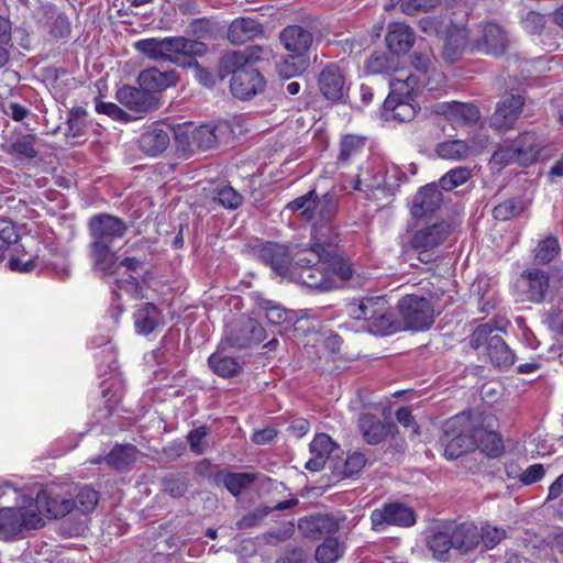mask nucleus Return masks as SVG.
<instances>
[{
    "label": "nucleus",
    "mask_w": 563,
    "mask_h": 563,
    "mask_svg": "<svg viewBox=\"0 0 563 563\" xmlns=\"http://www.w3.org/2000/svg\"><path fill=\"white\" fill-rule=\"evenodd\" d=\"M450 234L451 224L440 221L418 229L410 239V245L416 250L428 252L440 246Z\"/></svg>",
    "instance_id": "obj_17"
},
{
    "label": "nucleus",
    "mask_w": 563,
    "mask_h": 563,
    "mask_svg": "<svg viewBox=\"0 0 563 563\" xmlns=\"http://www.w3.org/2000/svg\"><path fill=\"white\" fill-rule=\"evenodd\" d=\"M344 553V545L336 538L328 537L316 550V560L319 563H334Z\"/></svg>",
    "instance_id": "obj_48"
},
{
    "label": "nucleus",
    "mask_w": 563,
    "mask_h": 563,
    "mask_svg": "<svg viewBox=\"0 0 563 563\" xmlns=\"http://www.w3.org/2000/svg\"><path fill=\"white\" fill-rule=\"evenodd\" d=\"M299 531L307 538L321 539L339 530V521L331 515H311L298 521Z\"/></svg>",
    "instance_id": "obj_22"
},
{
    "label": "nucleus",
    "mask_w": 563,
    "mask_h": 563,
    "mask_svg": "<svg viewBox=\"0 0 563 563\" xmlns=\"http://www.w3.org/2000/svg\"><path fill=\"white\" fill-rule=\"evenodd\" d=\"M364 139L355 135H346L341 141V150L338 161L342 165L349 164L356 158L364 150Z\"/></svg>",
    "instance_id": "obj_52"
},
{
    "label": "nucleus",
    "mask_w": 563,
    "mask_h": 563,
    "mask_svg": "<svg viewBox=\"0 0 563 563\" xmlns=\"http://www.w3.org/2000/svg\"><path fill=\"white\" fill-rule=\"evenodd\" d=\"M336 238L325 236L320 232L314 234V239L322 244V246H319V252L322 254L323 265H327L329 274L332 277L338 276L341 280H347L352 276V266L340 255Z\"/></svg>",
    "instance_id": "obj_11"
},
{
    "label": "nucleus",
    "mask_w": 563,
    "mask_h": 563,
    "mask_svg": "<svg viewBox=\"0 0 563 563\" xmlns=\"http://www.w3.org/2000/svg\"><path fill=\"white\" fill-rule=\"evenodd\" d=\"M232 74L230 81L231 92L239 99H250L263 91L265 79L263 75L252 66L223 67Z\"/></svg>",
    "instance_id": "obj_9"
},
{
    "label": "nucleus",
    "mask_w": 563,
    "mask_h": 563,
    "mask_svg": "<svg viewBox=\"0 0 563 563\" xmlns=\"http://www.w3.org/2000/svg\"><path fill=\"white\" fill-rule=\"evenodd\" d=\"M523 210V203L519 199H507L493 209V216L498 221H507L519 216Z\"/></svg>",
    "instance_id": "obj_55"
},
{
    "label": "nucleus",
    "mask_w": 563,
    "mask_h": 563,
    "mask_svg": "<svg viewBox=\"0 0 563 563\" xmlns=\"http://www.w3.org/2000/svg\"><path fill=\"white\" fill-rule=\"evenodd\" d=\"M35 508L52 518H60L73 510L71 497L57 493L54 488L42 489L36 495Z\"/></svg>",
    "instance_id": "obj_20"
},
{
    "label": "nucleus",
    "mask_w": 563,
    "mask_h": 563,
    "mask_svg": "<svg viewBox=\"0 0 563 563\" xmlns=\"http://www.w3.org/2000/svg\"><path fill=\"white\" fill-rule=\"evenodd\" d=\"M487 354L490 362L498 367H509L515 362V354L498 334L490 336Z\"/></svg>",
    "instance_id": "obj_39"
},
{
    "label": "nucleus",
    "mask_w": 563,
    "mask_h": 563,
    "mask_svg": "<svg viewBox=\"0 0 563 563\" xmlns=\"http://www.w3.org/2000/svg\"><path fill=\"white\" fill-rule=\"evenodd\" d=\"M371 521L374 529L385 525L409 527L415 523V514L411 508L401 504H389L382 509H374L371 514Z\"/></svg>",
    "instance_id": "obj_14"
},
{
    "label": "nucleus",
    "mask_w": 563,
    "mask_h": 563,
    "mask_svg": "<svg viewBox=\"0 0 563 563\" xmlns=\"http://www.w3.org/2000/svg\"><path fill=\"white\" fill-rule=\"evenodd\" d=\"M472 176V170L465 166H457L446 172L438 183L439 189L451 191L464 185Z\"/></svg>",
    "instance_id": "obj_49"
},
{
    "label": "nucleus",
    "mask_w": 563,
    "mask_h": 563,
    "mask_svg": "<svg viewBox=\"0 0 563 563\" xmlns=\"http://www.w3.org/2000/svg\"><path fill=\"white\" fill-rule=\"evenodd\" d=\"M418 108L413 99L394 100L388 106L387 100L384 101L382 115L385 120H396L398 122L411 121L417 114Z\"/></svg>",
    "instance_id": "obj_35"
},
{
    "label": "nucleus",
    "mask_w": 563,
    "mask_h": 563,
    "mask_svg": "<svg viewBox=\"0 0 563 563\" xmlns=\"http://www.w3.org/2000/svg\"><path fill=\"white\" fill-rule=\"evenodd\" d=\"M523 103V98L519 95L504 96L490 118V125L496 130L511 129L522 111Z\"/></svg>",
    "instance_id": "obj_18"
},
{
    "label": "nucleus",
    "mask_w": 563,
    "mask_h": 563,
    "mask_svg": "<svg viewBox=\"0 0 563 563\" xmlns=\"http://www.w3.org/2000/svg\"><path fill=\"white\" fill-rule=\"evenodd\" d=\"M527 279L530 300L542 301L549 288V275L540 269H533L527 273Z\"/></svg>",
    "instance_id": "obj_43"
},
{
    "label": "nucleus",
    "mask_w": 563,
    "mask_h": 563,
    "mask_svg": "<svg viewBox=\"0 0 563 563\" xmlns=\"http://www.w3.org/2000/svg\"><path fill=\"white\" fill-rule=\"evenodd\" d=\"M472 428V412L468 411L460 412L444 422L441 443L448 460H455L474 450Z\"/></svg>",
    "instance_id": "obj_5"
},
{
    "label": "nucleus",
    "mask_w": 563,
    "mask_h": 563,
    "mask_svg": "<svg viewBox=\"0 0 563 563\" xmlns=\"http://www.w3.org/2000/svg\"><path fill=\"white\" fill-rule=\"evenodd\" d=\"M86 115L87 112L82 107H75L68 113L67 119V132L68 137H79L84 134L86 128Z\"/></svg>",
    "instance_id": "obj_56"
},
{
    "label": "nucleus",
    "mask_w": 563,
    "mask_h": 563,
    "mask_svg": "<svg viewBox=\"0 0 563 563\" xmlns=\"http://www.w3.org/2000/svg\"><path fill=\"white\" fill-rule=\"evenodd\" d=\"M347 313L355 320H364L375 334L390 333L395 327L394 313L386 296H367L347 306Z\"/></svg>",
    "instance_id": "obj_4"
},
{
    "label": "nucleus",
    "mask_w": 563,
    "mask_h": 563,
    "mask_svg": "<svg viewBox=\"0 0 563 563\" xmlns=\"http://www.w3.org/2000/svg\"><path fill=\"white\" fill-rule=\"evenodd\" d=\"M357 426L363 440L371 445H377L384 442L394 427L390 423L380 421L372 413L360 415Z\"/></svg>",
    "instance_id": "obj_29"
},
{
    "label": "nucleus",
    "mask_w": 563,
    "mask_h": 563,
    "mask_svg": "<svg viewBox=\"0 0 563 563\" xmlns=\"http://www.w3.org/2000/svg\"><path fill=\"white\" fill-rule=\"evenodd\" d=\"M36 136L24 134L10 144V153L19 159H33L37 155L35 150Z\"/></svg>",
    "instance_id": "obj_53"
},
{
    "label": "nucleus",
    "mask_w": 563,
    "mask_h": 563,
    "mask_svg": "<svg viewBox=\"0 0 563 563\" xmlns=\"http://www.w3.org/2000/svg\"><path fill=\"white\" fill-rule=\"evenodd\" d=\"M117 100L135 113H148L161 107V98L142 87L123 86L117 91Z\"/></svg>",
    "instance_id": "obj_13"
},
{
    "label": "nucleus",
    "mask_w": 563,
    "mask_h": 563,
    "mask_svg": "<svg viewBox=\"0 0 563 563\" xmlns=\"http://www.w3.org/2000/svg\"><path fill=\"white\" fill-rule=\"evenodd\" d=\"M263 33L260 22L251 18L234 19L228 30V38L232 44H244Z\"/></svg>",
    "instance_id": "obj_32"
},
{
    "label": "nucleus",
    "mask_w": 563,
    "mask_h": 563,
    "mask_svg": "<svg viewBox=\"0 0 563 563\" xmlns=\"http://www.w3.org/2000/svg\"><path fill=\"white\" fill-rule=\"evenodd\" d=\"M512 142L517 148L519 165L521 166L534 164L544 145V140L534 131L521 133Z\"/></svg>",
    "instance_id": "obj_28"
},
{
    "label": "nucleus",
    "mask_w": 563,
    "mask_h": 563,
    "mask_svg": "<svg viewBox=\"0 0 563 563\" xmlns=\"http://www.w3.org/2000/svg\"><path fill=\"white\" fill-rule=\"evenodd\" d=\"M98 501L99 493L88 485L81 486L75 498H71L73 509L84 515L93 511Z\"/></svg>",
    "instance_id": "obj_46"
},
{
    "label": "nucleus",
    "mask_w": 563,
    "mask_h": 563,
    "mask_svg": "<svg viewBox=\"0 0 563 563\" xmlns=\"http://www.w3.org/2000/svg\"><path fill=\"white\" fill-rule=\"evenodd\" d=\"M418 86V79L412 75L395 77L389 79V95L385 100L393 104L394 100L413 99V91Z\"/></svg>",
    "instance_id": "obj_38"
},
{
    "label": "nucleus",
    "mask_w": 563,
    "mask_h": 563,
    "mask_svg": "<svg viewBox=\"0 0 563 563\" xmlns=\"http://www.w3.org/2000/svg\"><path fill=\"white\" fill-rule=\"evenodd\" d=\"M191 143L202 151L212 148L217 144L214 128L210 125L196 128L191 134Z\"/></svg>",
    "instance_id": "obj_54"
},
{
    "label": "nucleus",
    "mask_w": 563,
    "mask_h": 563,
    "mask_svg": "<svg viewBox=\"0 0 563 563\" xmlns=\"http://www.w3.org/2000/svg\"><path fill=\"white\" fill-rule=\"evenodd\" d=\"M385 185L382 170L378 169L373 176L369 175V167L362 169L355 180L354 189L362 190L363 186L367 189H379Z\"/></svg>",
    "instance_id": "obj_61"
},
{
    "label": "nucleus",
    "mask_w": 563,
    "mask_h": 563,
    "mask_svg": "<svg viewBox=\"0 0 563 563\" xmlns=\"http://www.w3.org/2000/svg\"><path fill=\"white\" fill-rule=\"evenodd\" d=\"M317 192L316 190H310L307 194L294 199L287 205V209L292 212H299L300 219L302 221H312L313 214L312 209L314 206V202L317 200Z\"/></svg>",
    "instance_id": "obj_51"
},
{
    "label": "nucleus",
    "mask_w": 563,
    "mask_h": 563,
    "mask_svg": "<svg viewBox=\"0 0 563 563\" xmlns=\"http://www.w3.org/2000/svg\"><path fill=\"white\" fill-rule=\"evenodd\" d=\"M137 52L153 60H165L179 64L186 56H201L207 52L205 43L183 36L164 38L148 37L134 43Z\"/></svg>",
    "instance_id": "obj_3"
},
{
    "label": "nucleus",
    "mask_w": 563,
    "mask_h": 563,
    "mask_svg": "<svg viewBox=\"0 0 563 563\" xmlns=\"http://www.w3.org/2000/svg\"><path fill=\"white\" fill-rule=\"evenodd\" d=\"M334 446V442L328 434H317L310 443L311 457L306 462L305 467L311 472L322 470Z\"/></svg>",
    "instance_id": "obj_33"
},
{
    "label": "nucleus",
    "mask_w": 563,
    "mask_h": 563,
    "mask_svg": "<svg viewBox=\"0 0 563 563\" xmlns=\"http://www.w3.org/2000/svg\"><path fill=\"white\" fill-rule=\"evenodd\" d=\"M301 249L296 246L289 251L285 245L268 243L260 250V258L276 274L290 279L295 269H299L296 265L295 253Z\"/></svg>",
    "instance_id": "obj_10"
},
{
    "label": "nucleus",
    "mask_w": 563,
    "mask_h": 563,
    "mask_svg": "<svg viewBox=\"0 0 563 563\" xmlns=\"http://www.w3.org/2000/svg\"><path fill=\"white\" fill-rule=\"evenodd\" d=\"M470 31L466 27L453 26L444 42L442 57L450 63L456 62L470 44Z\"/></svg>",
    "instance_id": "obj_34"
},
{
    "label": "nucleus",
    "mask_w": 563,
    "mask_h": 563,
    "mask_svg": "<svg viewBox=\"0 0 563 563\" xmlns=\"http://www.w3.org/2000/svg\"><path fill=\"white\" fill-rule=\"evenodd\" d=\"M139 451L132 444H117L104 456V462L112 468L123 470L136 460Z\"/></svg>",
    "instance_id": "obj_41"
},
{
    "label": "nucleus",
    "mask_w": 563,
    "mask_h": 563,
    "mask_svg": "<svg viewBox=\"0 0 563 563\" xmlns=\"http://www.w3.org/2000/svg\"><path fill=\"white\" fill-rule=\"evenodd\" d=\"M208 363L211 369L221 377H232L241 371V365L235 358L223 356L220 353L211 354Z\"/></svg>",
    "instance_id": "obj_45"
},
{
    "label": "nucleus",
    "mask_w": 563,
    "mask_h": 563,
    "mask_svg": "<svg viewBox=\"0 0 563 563\" xmlns=\"http://www.w3.org/2000/svg\"><path fill=\"white\" fill-rule=\"evenodd\" d=\"M106 274H117L114 294L120 297L121 291L133 299L144 298L145 282L148 275L142 261L135 257H124L118 262L114 256V265L111 271H102Z\"/></svg>",
    "instance_id": "obj_6"
},
{
    "label": "nucleus",
    "mask_w": 563,
    "mask_h": 563,
    "mask_svg": "<svg viewBox=\"0 0 563 563\" xmlns=\"http://www.w3.org/2000/svg\"><path fill=\"white\" fill-rule=\"evenodd\" d=\"M172 129L166 125H155L141 134L140 150L150 156L162 154L170 143Z\"/></svg>",
    "instance_id": "obj_25"
},
{
    "label": "nucleus",
    "mask_w": 563,
    "mask_h": 563,
    "mask_svg": "<svg viewBox=\"0 0 563 563\" xmlns=\"http://www.w3.org/2000/svg\"><path fill=\"white\" fill-rule=\"evenodd\" d=\"M338 212V198L333 192H325L322 197H317L314 202L312 214V233L310 243H313L314 234L320 232L325 236H336L333 227L330 221L335 217Z\"/></svg>",
    "instance_id": "obj_12"
},
{
    "label": "nucleus",
    "mask_w": 563,
    "mask_h": 563,
    "mask_svg": "<svg viewBox=\"0 0 563 563\" xmlns=\"http://www.w3.org/2000/svg\"><path fill=\"white\" fill-rule=\"evenodd\" d=\"M366 462L364 453L352 452L344 460H338L333 463V475L338 478L353 477L363 470Z\"/></svg>",
    "instance_id": "obj_37"
},
{
    "label": "nucleus",
    "mask_w": 563,
    "mask_h": 563,
    "mask_svg": "<svg viewBox=\"0 0 563 563\" xmlns=\"http://www.w3.org/2000/svg\"><path fill=\"white\" fill-rule=\"evenodd\" d=\"M428 544L437 560H448L449 552L451 549H453L449 527H445L442 531L434 533L430 538Z\"/></svg>",
    "instance_id": "obj_50"
},
{
    "label": "nucleus",
    "mask_w": 563,
    "mask_h": 563,
    "mask_svg": "<svg viewBox=\"0 0 563 563\" xmlns=\"http://www.w3.org/2000/svg\"><path fill=\"white\" fill-rule=\"evenodd\" d=\"M452 539L453 550L460 554L474 551L481 543V532L477 526L471 522L448 526Z\"/></svg>",
    "instance_id": "obj_24"
},
{
    "label": "nucleus",
    "mask_w": 563,
    "mask_h": 563,
    "mask_svg": "<svg viewBox=\"0 0 563 563\" xmlns=\"http://www.w3.org/2000/svg\"><path fill=\"white\" fill-rule=\"evenodd\" d=\"M162 310L152 302H141L135 306L133 312V324L135 332L140 335H148L158 327L164 325Z\"/></svg>",
    "instance_id": "obj_23"
},
{
    "label": "nucleus",
    "mask_w": 563,
    "mask_h": 563,
    "mask_svg": "<svg viewBox=\"0 0 563 563\" xmlns=\"http://www.w3.org/2000/svg\"><path fill=\"white\" fill-rule=\"evenodd\" d=\"M279 40L288 53L307 56L313 42V34L307 27L292 24L280 32Z\"/></svg>",
    "instance_id": "obj_21"
},
{
    "label": "nucleus",
    "mask_w": 563,
    "mask_h": 563,
    "mask_svg": "<svg viewBox=\"0 0 563 563\" xmlns=\"http://www.w3.org/2000/svg\"><path fill=\"white\" fill-rule=\"evenodd\" d=\"M210 433V429L207 426H201L191 430L187 435L191 452L197 455H201L206 451V437Z\"/></svg>",
    "instance_id": "obj_62"
},
{
    "label": "nucleus",
    "mask_w": 563,
    "mask_h": 563,
    "mask_svg": "<svg viewBox=\"0 0 563 563\" xmlns=\"http://www.w3.org/2000/svg\"><path fill=\"white\" fill-rule=\"evenodd\" d=\"M273 55V49L269 46L251 45L243 51H233L227 53L221 58L222 67L234 66H251L250 64L260 60H268Z\"/></svg>",
    "instance_id": "obj_26"
},
{
    "label": "nucleus",
    "mask_w": 563,
    "mask_h": 563,
    "mask_svg": "<svg viewBox=\"0 0 563 563\" xmlns=\"http://www.w3.org/2000/svg\"><path fill=\"white\" fill-rule=\"evenodd\" d=\"M213 200L228 209H236L242 205L243 197L231 186H221L214 189Z\"/></svg>",
    "instance_id": "obj_57"
},
{
    "label": "nucleus",
    "mask_w": 563,
    "mask_h": 563,
    "mask_svg": "<svg viewBox=\"0 0 563 563\" xmlns=\"http://www.w3.org/2000/svg\"><path fill=\"white\" fill-rule=\"evenodd\" d=\"M398 311L406 327L415 331L429 329L434 321V309L430 298L409 294L398 301Z\"/></svg>",
    "instance_id": "obj_7"
},
{
    "label": "nucleus",
    "mask_w": 563,
    "mask_h": 563,
    "mask_svg": "<svg viewBox=\"0 0 563 563\" xmlns=\"http://www.w3.org/2000/svg\"><path fill=\"white\" fill-rule=\"evenodd\" d=\"M309 66V58L307 56H299L292 53H289L287 57H285L277 65L278 74L284 78H291L298 75H301L307 67Z\"/></svg>",
    "instance_id": "obj_47"
},
{
    "label": "nucleus",
    "mask_w": 563,
    "mask_h": 563,
    "mask_svg": "<svg viewBox=\"0 0 563 563\" xmlns=\"http://www.w3.org/2000/svg\"><path fill=\"white\" fill-rule=\"evenodd\" d=\"M319 246L322 244L314 239L313 243H309L308 246L295 253L296 265L299 269H295L290 280L318 291H330L336 288L338 284L329 274L327 265H323Z\"/></svg>",
    "instance_id": "obj_2"
},
{
    "label": "nucleus",
    "mask_w": 563,
    "mask_h": 563,
    "mask_svg": "<svg viewBox=\"0 0 563 563\" xmlns=\"http://www.w3.org/2000/svg\"><path fill=\"white\" fill-rule=\"evenodd\" d=\"M481 541L487 549H494L501 540L506 538V530L493 526H485L479 530Z\"/></svg>",
    "instance_id": "obj_64"
},
{
    "label": "nucleus",
    "mask_w": 563,
    "mask_h": 563,
    "mask_svg": "<svg viewBox=\"0 0 563 563\" xmlns=\"http://www.w3.org/2000/svg\"><path fill=\"white\" fill-rule=\"evenodd\" d=\"M511 163L519 164V155L514 142L509 146L496 150L490 158V165L496 168H503Z\"/></svg>",
    "instance_id": "obj_58"
},
{
    "label": "nucleus",
    "mask_w": 563,
    "mask_h": 563,
    "mask_svg": "<svg viewBox=\"0 0 563 563\" xmlns=\"http://www.w3.org/2000/svg\"><path fill=\"white\" fill-rule=\"evenodd\" d=\"M435 152L439 157L451 161H464L473 153L466 141L451 140L438 144Z\"/></svg>",
    "instance_id": "obj_42"
},
{
    "label": "nucleus",
    "mask_w": 563,
    "mask_h": 563,
    "mask_svg": "<svg viewBox=\"0 0 563 563\" xmlns=\"http://www.w3.org/2000/svg\"><path fill=\"white\" fill-rule=\"evenodd\" d=\"M163 484L164 490L174 498L184 496L188 488V482L184 475H170L164 479Z\"/></svg>",
    "instance_id": "obj_63"
},
{
    "label": "nucleus",
    "mask_w": 563,
    "mask_h": 563,
    "mask_svg": "<svg viewBox=\"0 0 563 563\" xmlns=\"http://www.w3.org/2000/svg\"><path fill=\"white\" fill-rule=\"evenodd\" d=\"M178 81V75L175 70L159 71L157 68L142 70L137 76L140 87L146 91L156 95Z\"/></svg>",
    "instance_id": "obj_30"
},
{
    "label": "nucleus",
    "mask_w": 563,
    "mask_h": 563,
    "mask_svg": "<svg viewBox=\"0 0 563 563\" xmlns=\"http://www.w3.org/2000/svg\"><path fill=\"white\" fill-rule=\"evenodd\" d=\"M443 201L438 184L431 183L421 187L412 199L410 213L415 219H423L433 214Z\"/></svg>",
    "instance_id": "obj_19"
},
{
    "label": "nucleus",
    "mask_w": 563,
    "mask_h": 563,
    "mask_svg": "<svg viewBox=\"0 0 563 563\" xmlns=\"http://www.w3.org/2000/svg\"><path fill=\"white\" fill-rule=\"evenodd\" d=\"M386 44L390 52L402 54L409 52L416 41L413 30L405 23L393 22L388 24Z\"/></svg>",
    "instance_id": "obj_31"
},
{
    "label": "nucleus",
    "mask_w": 563,
    "mask_h": 563,
    "mask_svg": "<svg viewBox=\"0 0 563 563\" xmlns=\"http://www.w3.org/2000/svg\"><path fill=\"white\" fill-rule=\"evenodd\" d=\"M126 229L122 219L107 213L95 216L89 220V230L92 238L90 244L91 258L97 269L111 271L113 268V243L124 236Z\"/></svg>",
    "instance_id": "obj_1"
},
{
    "label": "nucleus",
    "mask_w": 563,
    "mask_h": 563,
    "mask_svg": "<svg viewBox=\"0 0 563 563\" xmlns=\"http://www.w3.org/2000/svg\"><path fill=\"white\" fill-rule=\"evenodd\" d=\"M438 112L456 125L476 123L481 117L475 104L460 101L440 103Z\"/></svg>",
    "instance_id": "obj_27"
},
{
    "label": "nucleus",
    "mask_w": 563,
    "mask_h": 563,
    "mask_svg": "<svg viewBox=\"0 0 563 563\" xmlns=\"http://www.w3.org/2000/svg\"><path fill=\"white\" fill-rule=\"evenodd\" d=\"M322 96L330 101H341L346 95L345 76L336 64L327 65L318 77Z\"/></svg>",
    "instance_id": "obj_16"
},
{
    "label": "nucleus",
    "mask_w": 563,
    "mask_h": 563,
    "mask_svg": "<svg viewBox=\"0 0 563 563\" xmlns=\"http://www.w3.org/2000/svg\"><path fill=\"white\" fill-rule=\"evenodd\" d=\"M23 530V514L20 508L0 509V538L8 540Z\"/></svg>",
    "instance_id": "obj_36"
},
{
    "label": "nucleus",
    "mask_w": 563,
    "mask_h": 563,
    "mask_svg": "<svg viewBox=\"0 0 563 563\" xmlns=\"http://www.w3.org/2000/svg\"><path fill=\"white\" fill-rule=\"evenodd\" d=\"M472 423L474 449H478L490 457L499 456L505 449L501 437L496 431L485 428L479 415L472 413Z\"/></svg>",
    "instance_id": "obj_15"
},
{
    "label": "nucleus",
    "mask_w": 563,
    "mask_h": 563,
    "mask_svg": "<svg viewBox=\"0 0 563 563\" xmlns=\"http://www.w3.org/2000/svg\"><path fill=\"white\" fill-rule=\"evenodd\" d=\"M470 34V45L477 52L499 56L508 47L507 33L495 22H482Z\"/></svg>",
    "instance_id": "obj_8"
},
{
    "label": "nucleus",
    "mask_w": 563,
    "mask_h": 563,
    "mask_svg": "<svg viewBox=\"0 0 563 563\" xmlns=\"http://www.w3.org/2000/svg\"><path fill=\"white\" fill-rule=\"evenodd\" d=\"M242 317L229 325L225 334L227 342L234 347L242 349L251 345L249 333L241 330Z\"/></svg>",
    "instance_id": "obj_59"
},
{
    "label": "nucleus",
    "mask_w": 563,
    "mask_h": 563,
    "mask_svg": "<svg viewBox=\"0 0 563 563\" xmlns=\"http://www.w3.org/2000/svg\"><path fill=\"white\" fill-rule=\"evenodd\" d=\"M214 481L217 484H223L233 496H239L255 481V476L249 473L220 471L216 474Z\"/></svg>",
    "instance_id": "obj_40"
},
{
    "label": "nucleus",
    "mask_w": 563,
    "mask_h": 563,
    "mask_svg": "<svg viewBox=\"0 0 563 563\" xmlns=\"http://www.w3.org/2000/svg\"><path fill=\"white\" fill-rule=\"evenodd\" d=\"M561 252L559 240L554 235H549L540 240L533 250L534 261L538 264L545 265L551 263Z\"/></svg>",
    "instance_id": "obj_44"
},
{
    "label": "nucleus",
    "mask_w": 563,
    "mask_h": 563,
    "mask_svg": "<svg viewBox=\"0 0 563 563\" xmlns=\"http://www.w3.org/2000/svg\"><path fill=\"white\" fill-rule=\"evenodd\" d=\"M272 512L268 506H258L251 512L242 517L238 522L236 527L240 530H245L260 526L264 519Z\"/></svg>",
    "instance_id": "obj_60"
}]
</instances>
